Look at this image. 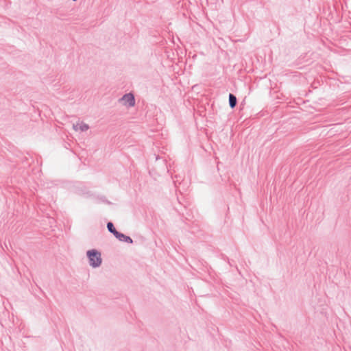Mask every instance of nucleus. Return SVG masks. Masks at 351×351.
<instances>
[{
  "instance_id": "1",
  "label": "nucleus",
  "mask_w": 351,
  "mask_h": 351,
  "mask_svg": "<svg viewBox=\"0 0 351 351\" xmlns=\"http://www.w3.org/2000/svg\"><path fill=\"white\" fill-rule=\"evenodd\" d=\"M90 264L93 267H98L101 263V254L95 250H89L87 252Z\"/></svg>"
},
{
  "instance_id": "6",
  "label": "nucleus",
  "mask_w": 351,
  "mask_h": 351,
  "mask_svg": "<svg viewBox=\"0 0 351 351\" xmlns=\"http://www.w3.org/2000/svg\"><path fill=\"white\" fill-rule=\"evenodd\" d=\"M107 228L110 232H112L114 236H116V232H118L116 230L113 224L111 222L108 223Z\"/></svg>"
},
{
  "instance_id": "2",
  "label": "nucleus",
  "mask_w": 351,
  "mask_h": 351,
  "mask_svg": "<svg viewBox=\"0 0 351 351\" xmlns=\"http://www.w3.org/2000/svg\"><path fill=\"white\" fill-rule=\"evenodd\" d=\"M121 101H123V105L130 107L134 106L135 104L134 95L131 93L125 95L122 97Z\"/></svg>"
},
{
  "instance_id": "5",
  "label": "nucleus",
  "mask_w": 351,
  "mask_h": 351,
  "mask_svg": "<svg viewBox=\"0 0 351 351\" xmlns=\"http://www.w3.org/2000/svg\"><path fill=\"white\" fill-rule=\"evenodd\" d=\"M229 102L232 108H233L237 104V98L232 94H230L229 95Z\"/></svg>"
},
{
  "instance_id": "3",
  "label": "nucleus",
  "mask_w": 351,
  "mask_h": 351,
  "mask_svg": "<svg viewBox=\"0 0 351 351\" xmlns=\"http://www.w3.org/2000/svg\"><path fill=\"white\" fill-rule=\"evenodd\" d=\"M73 127L76 131L81 132L86 131L89 128L88 125L83 122H77L74 125Z\"/></svg>"
},
{
  "instance_id": "4",
  "label": "nucleus",
  "mask_w": 351,
  "mask_h": 351,
  "mask_svg": "<svg viewBox=\"0 0 351 351\" xmlns=\"http://www.w3.org/2000/svg\"><path fill=\"white\" fill-rule=\"evenodd\" d=\"M119 241H125V242H128V243H132V240L130 237L122 234V233H120V232H116V236H115Z\"/></svg>"
}]
</instances>
